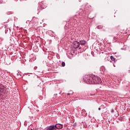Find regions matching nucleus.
I'll use <instances>...</instances> for the list:
<instances>
[{
	"label": "nucleus",
	"instance_id": "obj_11",
	"mask_svg": "<svg viewBox=\"0 0 130 130\" xmlns=\"http://www.w3.org/2000/svg\"><path fill=\"white\" fill-rule=\"evenodd\" d=\"M111 59L112 61H115V58L112 56H111Z\"/></svg>",
	"mask_w": 130,
	"mask_h": 130
},
{
	"label": "nucleus",
	"instance_id": "obj_1",
	"mask_svg": "<svg viewBox=\"0 0 130 130\" xmlns=\"http://www.w3.org/2000/svg\"><path fill=\"white\" fill-rule=\"evenodd\" d=\"M84 80L86 84H101V83H102L101 78L95 75H87L85 78H84Z\"/></svg>",
	"mask_w": 130,
	"mask_h": 130
},
{
	"label": "nucleus",
	"instance_id": "obj_8",
	"mask_svg": "<svg viewBox=\"0 0 130 130\" xmlns=\"http://www.w3.org/2000/svg\"><path fill=\"white\" fill-rule=\"evenodd\" d=\"M4 92V88L2 87V85L0 84V96L2 95V93Z\"/></svg>",
	"mask_w": 130,
	"mask_h": 130
},
{
	"label": "nucleus",
	"instance_id": "obj_21",
	"mask_svg": "<svg viewBox=\"0 0 130 130\" xmlns=\"http://www.w3.org/2000/svg\"><path fill=\"white\" fill-rule=\"evenodd\" d=\"M121 49L123 50V48H121Z\"/></svg>",
	"mask_w": 130,
	"mask_h": 130
},
{
	"label": "nucleus",
	"instance_id": "obj_13",
	"mask_svg": "<svg viewBox=\"0 0 130 130\" xmlns=\"http://www.w3.org/2000/svg\"><path fill=\"white\" fill-rule=\"evenodd\" d=\"M12 14V12H7V15H11Z\"/></svg>",
	"mask_w": 130,
	"mask_h": 130
},
{
	"label": "nucleus",
	"instance_id": "obj_24",
	"mask_svg": "<svg viewBox=\"0 0 130 130\" xmlns=\"http://www.w3.org/2000/svg\"><path fill=\"white\" fill-rule=\"evenodd\" d=\"M31 130H33V129H31Z\"/></svg>",
	"mask_w": 130,
	"mask_h": 130
},
{
	"label": "nucleus",
	"instance_id": "obj_18",
	"mask_svg": "<svg viewBox=\"0 0 130 130\" xmlns=\"http://www.w3.org/2000/svg\"><path fill=\"white\" fill-rule=\"evenodd\" d=\"M79 2L81 3V2H82V0H79Z\"/></svg>",
	"mask_w": 130,
	"mask_h": 130
},
{
	"label": "nucleus",
	"instance_id": "obj_16",
	"mask_svg": "<svg viewBox=\"0 0 130 130\" xmlns=\"http://www.w3.org/2000/svg\"><path fill=\"white\" fill-rule=\"evenodd\" d=\"M34 70H37V67H34Z\"/></svg>",
	"mask_w": 130,
	"mask_h": 130
},
{
	"label": "nucleus",
	"instance_id": "obj_14",
	"mask_svg": "<svg viewBox=\"0 0 130 130\" xmlns=\"http://www.w3.org/2000/svg\"><path fill=\"white\" fill-rule=\"evenodd\" d=\"M111 113H113V112H114V110L112 109L111 111Z\"/></svg>",
	"mask_w": 130,
	"mask_h": 130
},
{
	"label": "nucleus",
	"instance_id": "obj_7",
	"mask_svg": "<svg viewBox=\"0 0 130 130\" xmlns=\"http://www.w3.org/2000/svg\"><path fill=\"white\" fill-rule=\"evenodd\" d=\"M80 42L81 45H85V44H86V41L84 40H80Z\"/></svg>",
	"mask_w": 130,
	"mask_h": 130
},
{
	"label": "nucleus",
	"instance_id": "obj_20",
	"mask_svg": "<svg viewBox=\"0 0 130 130\" xmlns=\"http://www.w3.org/2000/svg\"><path fill=\"white\" fill-rule=\"evenodd\" d=\"M79 49H81V47H79Z\"/></svg>",
	"mask_w": 130,
	"mask_h": 130
},
{
	"label": "nucleus",
	"instance_id": "obj_17",
	"mask_svg": "<svg viewBox=\"0 0 130 130\" xmlns=\"http://www.w3.org/2000/svg\"><path fill=\"white\" fill-rule=\"evenodd\" d=\"M99 110H101V108H99Z\"/></svg>",
	"mask_w": 130,
	"mask_h": 130
},
{
	"label": "nucleus",
	"instance_id": "obj_3",
	"mask_svg": "<svg viewBox=\"0 0 130 130\" xmlns=\"http://www.w3.org/2000/svg\"><path fill=\"white\" fill-rule=\"evenodd\" d=\"M40 7L41 9H45L47 7V5L44 2H42L40 3Z\"/></svg>",
	"mask_w": 130,
	"mask_h": 130
},
{
	"label": "nucleus",
	"instance_id": "obj_6",
	"mask_svg": "<svg viewBox=\"0 0 130 130\" xmlns=\"http://www.w3.org/2000/svg\"><path fill=\"white\" fill-rule=\"evenodd\" d=\"M47 130H56L55 127H54V125H51L47 128Z\"/></svg>",
	"mask_w": 130,
	"mask_h": 130
},
{
	"label": "nucleus",
	"instance_id": "obj_5",
	"mask_svg": "<svg viewBox=\"0 0 130 130\" xmlns=\"http://www.w3.org/2000/svg\"><path fill=\"white\" fill-rule=\"evenodd\" d=\"M11 61H12V59L10 58L5 59V62L8 66H10V64H11Z\"/></svg>",
	"mask_w": 130,
	"mask_h": 130
},
{
	"label": "nucleus",
	"instance_id": "obj_4",
	"mask_svg": "<svg viewBox=\"0 0 130 130\" xmlns=\"http://www.w3.org/2000/svg\"><path fill=\"white\" fill-rule=\"evenodd\" d=\"M80 46V43H79L77 41H76L74 43V46H73V47L74 48H79V47Z\"/></svg>",
	"mask_w": 130,
	"mask_h": 130
},
{
	"label": "nucleus",
	"instance_id": "obj_19",
	"mask_svg": "<svg viewBox=\"0 0 130 130\" xmlns=\"http://www.w3.org/2000/svg\"><path fill=\"white\" fill-rule=\"evenodd\" d=\"M67 94H68V95H71V93H67Z\"/></svg>",
	"mask_w": 130,
	"mask_h": 130
},
{
	"label": "nucleus",
	"instance_id": "obj_10",
	"mask_svg": "<svg viewBox=\"0 0 130 130\" xmlns=\"http://www.w3.org/2000/svg\"><path fill=\"white\" fill-rule=\"evenodd\" d=\"M96 28H97L98 29H102V28H103V26H102V25H99V26H98L96 27Z\"/></svg>",
	"mask_w": 130,
	"mask_h": 130
},
{
	"label": "nucleus",
	"instance_id": "obj_2",
	"mask_svg": "<svg viewBox=\"0 0 130 130\" xmlns=\"http://www.w3.org/2000/svg\"><path fill=\"white\" fill-rule=\"evenodd\" d=\"M54 126L55 127V129L56 130L57 129H61L63 127V125L61 124L57 123L55 125H54Z\"/></svg>",
	"mask_w": 130,
	"mask_h": 130
},
{
	"label": "nucleus",
	"instance_id": "obj_12",
	"mask_svg": "<svg viewBox=\"0 0 130 130\" xmlns=\"http://www.w3.org/2000/svg\"><path fill=\"white\" fill-rule=\"evenodd\" d=\"M61 66L62 67H64L66 66V63L64 62H62Z\"/></svg>",
	"mask_w": 130,
	"mask_h": 130
},
{
	"label": "nucleus",
	"instance_id": "obj_9",
	"mask_svg": "<svg viewBox=\"0 0 130 130\" xmlns=\"http://www.w3.org/2000/svg\"><path fill=\"white\" fill-rule=\"evenodd\" d=\"M5 33H8V30H9V28H8V26L5 25Z\"/></svg>",
	"mask_w": 130,
	"mask_h": 130
},
{
	"label": "nucleus",
	"instance_id": "obj_15",
	"mask_svg": "<svg viewBox=\"0 0 130 130\" xmlns=\"http://www.w3.org/2000/svg\"><path fill=\"white\" fill-rule=\"evenodd\" d=\"M26 23L27 24H29V23H30V21L27 20V21H26Z\"/></svg>",
	"mask_w": 130,
	"mask_h": 130
},
{
	"label": "nucleus",
	"instance_id": "obj_22",
	"mask_svg": "<svg viewBox=\"0 0 130 130\" xmlns=\"http://www.w3.org/2000/svg\"><path fill=\"white\" fill-rule=\"evenodd\" d=\"M72 95H73V93H71Z\"/></svg>",
	"mask_w": 130,
	"mask_h": 130
},
{
	"label": "nucleus",
	"instance_id": "obj_23",
	"mask_svg": "<svg viewBox=\"0 0 130 130\" xmlns=\"http://www.w3.org/2000/svg\"><path fill=\"white\" fill-rule=\"evenodd\" d=\"M15 1H18V0H15Z\"/></svg>",
	"mask_w": 130,
	"mask_h": 130
}]
</instances>
